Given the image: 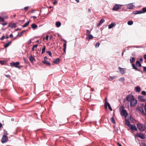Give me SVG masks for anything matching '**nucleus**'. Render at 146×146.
Returning <instances> with one entry per match:
<instances>
[{"mask_svg":"<svg viewBox=\"0 0 146 146\" xmlns=\"http://www.w3.org/2000/svg\"><path fill=\"white\" fill-rule=\"evenodd\" d=\"M137 126L138 129L141 131H143L145 130V126L143 124L138 123L137 124Z\"/></svg>","mask_w":146,"mask_h":146,"instance_id":"nucleus-1","label":"nucleus"},{"mask_svg":"<svg viewBox=\"0 0 146 146\" xmlns=\"http://www.w3.org/2000/svg\"><path fill=\"white\" fill-rule=\"evenodd\" d=\"M126 99L127 100L132 101V100H136L135 99L134 96L132 94H130L127 95Z\"/></svg>","mask_w":146,"mask_h":146,"instance_id":"nucleus-2","label":"nucleus"},{"mask_svg":"<svg viewBox=\"0 0 146 146\" xmlns=\"http://www.w3.org/2000/svg\"><path fill=\"white\" fill-rule=\"evenodd\" d=\"M19 64V62H16L15 63L12 62L10 63V65L11 66H15L16 68L20 69L21 67V66H18Z\"/></svg>","mask_w":146,"mask_h":146,"instance_id":"nucleus-3","label":"nucleus"},{"mask_svg":"<svg viewBox=\"0 0 146 146\" xmlns=\"http://www.w3.org/2000/svg\"><path fill=\"white\" fill-rule=\"evenodd\" d=\"M127 9H132L135 7L133 3H131L126 5Z\"/></svg>","mask_w":146,"mask_h":146,"instance_id":"nucleus-4","label":"nucleus"},{"mask_svg":"<svg viewBox=\"0 0 146 146\" xmlns=\"http://www.w3.org/2000/svg\"><path fill=\"white\" fill-rule=\"evenodd\" d=\"M8 140L7 137L5 135H3L2 138L1 142L2 143H4L7 142Z\"/></svg>","mask_w":146,"mask_h":146,"instance_id":"nucleus-5","label":"nucleus"},{"mask_svg":"<svg viewBox=\"0 0 146 146\" xmlns=\"http://www.w3.org/2000/svg\"><path fill=\"white\" fill-rule=\"evenodd\" d=\"M121 6H122V5L116 4L113 7L112 10L115 11H117L119 9Z\"/></svg>","mask_w":146,"mask_h":146,"instance_id":"nucleus-6","label":"nucleus"},{"mask_svg":"<svg viewBox=\"0 0 146 146\" xmlns=\"http://www.w3.org/2000/svg\"><path fill=\"white\" fill-rule=\"evenodd\" d=\"M120 113L122 116H124L125 117H126L128 114L126 110L124 109H123V110L121 111Z\"/></svg>","mask_w":146,"mask_h":146,"instance_id":"nucleus-7","label":"nucleus"},{"mask_svg":"<svg viewBox=\"0 0 146 146\" xmlns=\"http://www.w3.org/2000/svg\"><path fill=\"white\" fill-rule=\"evenodd\" d=\"M129 128L132 131L137 130V129L136 126L134 124L130 125Z\"/></svg>","mask_w":146,"mask_h":146,"instance_id":"nucleus-8","label":"nucleus"},{"mask_svg":"<svg viewBox=\"0 0 146 146\" xmlns=\"http://www.w3.org/2000/svg\"><path fill=\"white\" fill-rule=\"evenodd\" d=\"M118 69L120 71V73L121 74H123L125 73V70L124 68H122L119 67H118Z\"/></svg>","mask_w":146,"mask_h":146,"instance_id":"nucleus-9","label":"nucleus"},{"mask_svg":"<svg viewBox=\"0 0 146 146\" xmlns=\"http://www.w3.org/2000/svg\"><path fill=\"white\" fill-rule=\"evenodd\" d=\"M132 67H133V68L135 70H137L139 72H141V73H142V71L140 69L138 68L135 66L134 64H132Z\"/></svg>","mask_w":146,"mask_h":146,"instance_id":"nucleus-10","label":"nucleus"},{"mask_svg":"<svg viewBox=\"0 0 146 146\" xmlns=\"http://www.w3.org/2000/svg\"><path fill=\"white\" fill-rule=\"evenodd\" d=\"M130 102V105L131 107L135 106L137 103V101H129Z\"/></svg>","mask_w":146,"mask_h":146,"instance_id":"nucleus-11","label":"nucleus"},{"mask_svg":"<svg viewBox=\"0 0 146 146\" xmlns=\"http://www.w3.org/2000/svg\"><path fill=\"white\" fill-rule=\"evenodd\" d=\"M9 27L11 28H15L16 27V24L15 23H11L9 24Z\"/></svg>","mask_w":146,"mask_h":146,"instance_id":"nucleus-12","label":"nucleus"},{"mask_svg":"<svg viewBox=\"0 0 146 146\" xmlns=\"http://www.w3.org/2000/svg\"><path fill=\"white\" fill-rule=\"evenodd\" d=\"M132 13L134 14H141L143 13V12L140 11H133Z\"/></svg>","mask_w":146,"mask_h":146,"instance_id":"nucleus-13","label":"nucleus"},{"mask_svg":"<svg viewBox=\"0 0 146 146\" xmlns=\"http://www.w3.org/2000/svg\"><path fill=\"white\" fill-rule=\"evenodd\" d=\"M135 90L136 92H139L141 90V89L139 86H137L135 88Z\"/></svg>","mask_w":146,"mask_h":146,"instance_id":"nucleus-14","label":"nucleus"},{"mask_svg":"<svg viewBox=\"0 0 146 146\" xmlns=\"http://www.w3.org/2000/svg\"><path fill=\"white\" fill-rule=\"evenodd\" d=\"M29 59L30 61L32 63H33L35 61V60L34 58L32 56V55H31L29 58Z\"/></svg>","mask_w":146,"mask_h":146,"instance_id":"nucleus-15","label":"nucleus"},{"mask_svg":"<svg viewBox=\"0 0 146 146\" xmlns=\"http://www.w3.org/2000/svg\"><path fill=\"white\" fill-rule=\"evenodd\" d=\"M105 21V20L103 19H102L99 22V23L97 25L98 27H99Z\"/></svg>","mask_w":146,"mask_h":146,"instance_id":"nucleus-16","label":"nucleus"},{"mask_svg":"<svg viewBox=\"0 0 146 146\" xmlns=\"http://www.w3.org/2000/svg\"><path fill=\"white\" fill-rule=\"evenodd\" d=\"M64 41L65 42V43L63 45V47H64V53H66V41L65 40H64Z\"/></svg>","mask_w":146,"mask_h":146,"instance_id":"nucleus-17","label":"nucleus"},{"mask_svg":"<svg viewBox=\"0 0 146 146\" xmlns=\"http://www.w3.org/2000/svg\"><path fill=\"white\" fill-rule=\"evenodd\" d=\"M60 59L59 58H58L54 60L53 61V62L54 63L58 64L59 63Z\"/></svg>","mask_w":146,"mask_h":146,"instance_id":"nucleus-18","label":"nucleus"},{"mask_svg":"<svg viewBox=\"0 0 146 146\" xmlns=\"http://www.w3.org/2000/svg\"><path fill=\"white\" fill-rule=\"evenodd\" d=\"M25 31V30H23V31L21 32L20 33L18 34L17 35V37H20L21 36H22L23 35V33H24Z\"/></svg>","mask_w":146,"mask_h":146,"instance_id":"nucleus-19","label":"nucleus"},{"mask_svg":"<svg viewBox=\"0 0 146 146\" xmlns=\"http://www.w3.org/2000/svg\"><path fill=\"white\" fill-rule=\"evenodd\" d=\"M135 59L134 57H131L130 58V62L131 63L133 64V63L135 61Z\"/></svg>","mask_w":146,"mask_h":146,"instance_id":"nucleus-20","label":"nucleus"},{"mask_svg":"<svg viewBox=\"0 0 146 146\" xmlns=\"http://www.w3.org/2000/svg\"><path fill=\"white\" fill-rule=\"evenodd\" d=\"M12 42L11 41H10V42L8 43H6L4 44V46L5 48L7 47L8 46H9L10 44Z\"/></svg>","mask_w":146,"mask_h":146,"instance_id":"nucleus-21","label":"nucleus"},{"mask_svg":"<svg viewBox=\"0 0 146 146\" xmlns=\"http://www.w3.org/2000/svg\"><path fill=\"white\" fill-rule=\"evenodd\" d=\"M136 65L139 67H141V65L140 62L138 61H137L136 62Z\"/></svg>","mask_w":146,"mask_h":146,"instance_id":"nucleus-22","label":"nucleus"},{"mask_svg":"<svg viewBox=\"0 0 146 146\" xmlns=\"http://www.w3.org/2000/svg\"><path fill=\"white\" fill-rule=\"evenodd\" d=\"M138 99L139 100L143 101L145 100L144 99V97L143 96H139L138 97Z\"/></svg>","mask_w":146,"mask_h":146,"instance_id":"nucleus-23","label":"nucleus"},{"mask_svg":"<svg viewBox=\"0 0 146 146\" xmlns=\"http://www.w3.org/2000/svg\"><path fill=\"white\" fill-rule=\"evenodd\" d=\"M115 25V24L114 23H111L108 26V28L110 29L113 27Z\"/></svg>","mask_w":146,"mask_h":146,"instance_id":"nucleus-24","label":"nucleus"},{"mask_svg":"<svg viewBox=\"0 0 146 146\" xmlns=\"http://www.w3.org/2000/svg\"><path fill=\"white\" fill-rule=\"evenodd\" d=\"M31 27L33 29H36L37 27V26L35 24H33L31 25Z\"/></svg>","mask_w":146,"mask_h":146,"instance_id":"nucleus-25","label":"nucleus"},{"mask_svg":"<svg viewBox=\"0 0 146 146\" xmlns=\"http://www.w3.org/2000/svg\"><path fill=\"white\" fill-rule=\"evenodd\" d=\"M42 62L44 64L47 65L48 66H50L51 65L50 63L49 62L46 60L43 61Z\"/></svg>","mask_w":146,"mask_h":146,"instance_id":"nucleus-26","label":"nucleus"},{"mask_svg":"<svg viewBox=\"0 0 146 146\" xmlns=\"http://www.w3.org/2000/svg\"><path fill=\"white\" fill-rule=\"evenodd\" d=\"M46 48V46L45 45L43 46V47L42 49V54H43L45 52V50Z\"/></svg>","mask_w":146,"mask_h":146,"instance_id":"nucleus-27","label":"nucleus"},{"mask_svg":"<svg viewBox=\"0 0 146 146\" xmlns=\"http://www.w3.org/2000/svg\"><path fill=\"white\" fill-rule=\"evenodd\" d=\"M1 15L2 17H3L4 18H7L8 17L7 15H6V13H1Z\"/></svg>","mask_w":146,"mask_h":146,"instance_id":"nucleus-28","label":"nucleus"},{"mask_svg":"<svg viewBox=\"0 0 146 146\" xmlns=\"http://www.w3.org/2000/svg\"><path fill=\"white\" fill-rule=\"evenodd\" d=\"M61 23L60 22H57L56 23V27H58L61 25Z\"/></svg>","mask_w":146,"mask_h":146,"instance_id":"nucleus-29","label":"nucleus"},{"mask_svg":"<svg viewBox=\"0 0 146 146\" xmlns=\"http://www.w3.org/2000/svg\"><path fill=\"white\" fill-rule=\"evenodd\" d=\"M125 124L127 126H129V127L130 126V122L128 120H127V119H125Z\"/></svg>","mask_w":146,"mask_h":146,"instance_id":"nucleus-30","label":"nucleus"},{"mask_svg":"<svg viewBox=\"0 0 146 146\" xmlns=\"http://www.w3.org/2000/svg\"><path fill=\"white\" fill-rule=\"evenodd\" d=\"M29 22H30L29 21H28L23 26V27L24 28L26 27L29 24Z\"/></svg>","mask_w":146,"mask_h":146,"instance_id":"nucleus-31","label":"nucleus"},{"mask_svg":"<svg viewBox=\"0 0 146 146\" xmlns=\"http://www.w3.org/2000/svg\"><path fill=\"white\" fill-rule=\"evenodd\" d=\"M88 36L86 37V38H88L89 39H91L93 38V36L91 35H88Z\"/></svg>","mask_w":146,"mask_h":146,"instance_id":"nucleus-32","label":"nucleus"},{"mask_svg":"<svg viewBox=\"0 0 146 146\" xmlns=\"http://www.w3.org/2000/svg\"><path fill=\"white\" fill-rule=\"evenodd\" d=\"M133 23V22L132 21H129L127 22V24L129 25H131Z\"/></svg>","mask_w":146,"mask_h":146,"instance_id":"nucleus-33","label":"nucleus"},{"mask_svg":"<svg viewBox=\"0 0 146 146\" xmlns=\"http://www.w3.org/2000/svg\"><path fill=\"white\" fill-rule=\"evenodd\" d=\"M119 81L121 82H123L125 81V78L124 77L121 78L119 79Z\"/></svg>","mask_w":146,"mask_h":146,"instance_id":"nucleus-34","label":"nucleus"},{"mask_svg":"<svg viewBox=\"0 0 146 146\" xmlns=\"http://www.w3.org/2000/svg\"><path fill=\"white\" fill-rule=\"evenodd\" d=\"M105 107L107 109V107L108 106V104H109V103L107 102V101H105Z\"/></svg>","mask_w":146,"mask_h":146,"instance_id":"nucleus-35","label":"nucleus"},{"mask_svg":"<svg viewBox=\"0 0 146 146\" xmlns=\"http://www.w3.org/2000/svg\"><path fill=\"white\" fill-rule=\"evenodd\" d=\"M111 122H112L113 123V124H114L115 123V121L113 117H111Z\"/></svg>","mask_w":146,"mask_h":146,"instance_id":"nucleus-36","label":"nucleus"},{"mask_svg":"<svg viewBox=\"0 0 146 146\" xmlns=\"http://www.w3.org/2000/svg\"><path fill=\"white\" fill-rule=\"evenodd\" d=\"M116 78V76H110L109 78V80H112L115 79Z\"/></svg>","mask_w":146,"mask_h":146,"instance_id":"nucleus-37","label":"nucleus"},{"mask_svg":"<svg viewBox=\"0 0 146 146\" xmlns=\"http://www.w3.org/2000/svg\"><path fill=\"white\" fill-rule=\"evenodd\" d=\"M142 12H143V13L146 12V7H144L143 8H142Z\"/></svg>","mask_w":146,"mask_h":146,"instance_id":"nucleus-38","label":"nucleus"},{"mask_svg":"<svg viewBox=\"0 0 146 146\" xmlns=\"http://www.w3.org/2000/svg\"><path fill=\"white\" fill-rule=\"evenodd\" d=\"M138 109H139L141 111V113H144L143 110V108L142 107H139V108H138Z\"/></svg>","mask_w":146,"mask_h":146,"instance_id":"nucleus-39","label":"nucleus"},{"mask_svg":"<svg viewBox=\"0 0 146 146\" xmlns=\"http://www.w3.org/2000/svg\"><path fill=\"white\" fill-rule=\"evenodd\" d=\"M6 63L5 61L1 60L0 61V63L2 64L3 65Z\"/></svg>","mask_w":146,"mask_h":146,"instance_id":"nucleus-40","label":"nucleus"},{"mask_svg":"<svg viewBox=\"0 0 146 146\" xmlns=\"http://www.w3.org/2000/svg\"><path fill=\"white\" fill-rule=\"evenodd\" d=\"M46 53L50 56H52V54L50 51H47Z\"/></svg>","mask_w":146,"mask_h":146,"instance_id":"nucleus-41","label":"nucleus"},{"mask_svg":"<svg viewBox=\"0 0 146 146\" xmlns=\"http://www.w3.org/2000/svg\"><path fill=\"white\" fill-rule=\"evenodd\" d=\"M4 21V20L3 18L1 17H0V22H3Z\"/></svg>","mask_w":146,"mask_h":146,"instance_id":"nucleus-42","label":"nucleus"},{"mask_svg":"<svg viewBox=\"0 0 146 146\" xmlns=\"http://www.w3.org/2000/svg\"><path fill=\"white\" fill-rule=\"evenodd\" d=\"M100 44L99 42H96V46H95L96 47H97V48L99 46Z\"/></svg>","mask_w":146,"mask_h":146,"instance_id":"nucleus-43","label":"nucleus"},{"mask_svg":"<svg viewBox=\"0 0 146 146\" xmlns=\"http://www.w3.org/2000/svg\"><path fill=\"white\" fill-rule=\"evenodd\" d=\"M108 106L109 109L111 111H112V109L110 106V104H108Z\"/></svg>","mask_w":146,"mask_h":146,"instance_id":"nucleus-44","label":"nucleus"},{"mask_svg":"<svg viewBox=\"0 0 146 146\" xmlns=\"http://www.w3.org/2000/svg\"><path fill=\"white\" fill-rule=\"evenodd\" d=\"M140 138H141L142 139H144L145 138V137L143 135L141 134V136H140Z\"/></svg>","mask_w":146,"mask_h":146,"instance_id":"nucleus-45","label":"nucleus"},{"mask_svg":"<svg viewBox=\"0 0 146 146\" xmlns=\"http://www.w3.org/2000/svg\"><path fill=\"white\" fill-rule=\"evenodd\" d=\"M141 94L144 95H146V92L145 91H143L141 92Z\"/></svg>","mask_w":146,"mask_h":146,"instance_id":"nucleus-46","label":"nucleus"},{"mask_svg":"<svg viewBox=\"0 0 146 146\" xmlns=\"http://www.w3.org/2000/svg\"><path fill=\"white\" fill-rule=\"evenodd\" d=\"M90 32L89 31V30H86V35H89L90 33Z\"/></svg>","mask_w":146,"mask_h":146,"instance_id":"nucleus-47","label":"nucleus"},{"mask_svg":"<svg viewBox=\"0 0 146 146\" xmlns=\"http://www.w3.org/2000/svg\"><path fill=\"white\" fill-rule=\"evenodd\" d=\"M141 134H140L138 133H137V134H136V136L137 137H140V136H141Z\"/></svg>","mask_w":146,"mask_h":146,"instance_id":"nucleus-48","label":"nucleus"},{"mask_svg":"<svg viewBox=\"0 0 146 146\" xmlns=\"http://www.w3.org/2000/svg\"><path fill=\"white\" fill-rule=\"evenodd\" d=\"M4 135H5L6 136V135H7L8 134L7 131H4Z\"/></svg>","mask_w":146,"mask_h":146,"instance_id":"nucleus-49","label":"nucleus"},{"mask_svg":"<svg viewBox=\"0 0 146 146\" xmlns=\"http://www.w3.org/2000/svg\"><path fill=\"white\" fill-rule=\"evenodd\" d=\"M5 36H3L1 38L0 40H3L5 38Z\"/></svg>","mask_w":146,"mask_h":146,"instance_id":"nucleus-50","label":"nucleus"},{"mask_svg":"<svg viewBox=\"0 0 146 146\" xmlns=\"http://www.w3.org/2000/svg\"><path fill=\"white\" fill-rule=\"evenodd\" d=\"M1 24L3 25H7V23H2Z\"/></svg>","mask_w":146,"mask_h":146,"instance_id":"nucleus-51","label":"nucleus"},{"mask_svg":"<svg viewBox=\"0 0 146 146\" xmlns=\"http://www.w3.org/2000/svg\"><path fill=\"white\" fill-rule=\"evenodd\" d=\"M143 69L144 71L146 72V67L144 66L143 67Z\"/></svg>","mask_w":146,"mask_h":146,"instance_id":"nucleus-52","label":"nucleus"},{"mask_svg":"<svg viewBox=\"0 0 146 146\" xmlns=\"http://www.w3.org/2000/svg\"><path fill=\"white\" fill-rule=\"evenodd\" d=\"M49 36L48 35H47L46 36V40H48V39Z\"/></svg>","mask_w":146,"mask_h":146,"instance_id":"nucleus-53","label":"nucleus"},{"mask_svg":"<svg viewBox=\"0 0 146 146\" xmlns=\"http://www.w3.org/2000/svg\"><path fill=\"white\" fill-rule=\"evenodd\" d=\"M38 46V45H37L35 44V45H33V46L34 48L35 47V48H36Z\"/></svg>","mask_w":146,"mask_h":146,"instance_id":"nucleus-54","label":"nucleus"},{"mask_svg":"<svg viewBox=\"0 0 146 146\" xmlns=\"http://www.w3.org/2000/svg\"><path fill=\"white\" fill-rule=\"evenodd\" d=\"M28 7H25V8H24V10H27L28 9Z\"/></svg>","mask_w":146,"mask_h":146,"instance_id":"nucleus-55","label":"nucleus"},{"mask_svg":"<svg viewBox=\"0 0 146 146\" xmlns=\"http://www.w3.org/2000/svg\"><path fill=\"white\" fill-rule=\"evenodd\" d=\"M57 3V1H56V0H55L53 3V4H54V5H55V4Z\"/></svg>","mask_w":146,"mask_h":146,"instance_id":"nucleus-56","label":"nucleus"},{"mask_svg":"<svg viewBox=\"0 0 146 146\" xmlns=\"http://www.w3.org/2000/svg\"><path fill=\"white\" fill-rule=\"evenodd\" d=\"M143 58H140L139 60V61L141 62H142V61H143Z\"/></svg>","mask_w":146,"mask_h":146,"instance_id":"nucleus-57","label":"nucleus"},{"mask_svg":"<svg viewBox=\"0 0 146 146\" xmlns=\"http://www.w3.org/2000/svg\"><path fill=\"white\" fill-rule=\"evenodd\" d=\"M47 59H48V58H47V57L46 56H45L44 57V59L45 60H47Z\"/></svg>","mask_w":146,"mask_h":146,"instance_id":"nucleus-58","label":"nucleus"},{"mask_svg":"<svg viewBox=\"0 0 146 146\" xmlns=\"http://www.w3.org/2000/svg\"><path fill=\"white\" fill-rule=\"evenodd\" d=\"M144 58L145 60H146V54H145L144 55Z\"/></svg>","mask_w":146,"mask_h":146,"instance_id":"nucleus-59","label":"nucleus"},{"mask_svg":"<svg viewBox=\"0 0 146 146\" xmlns=\"http://www.w3.org/2000/svg\"><path fill=\"white\" fill-rule=\"evenodd\" d=\"M32 17L34 19H35L36 18V17L35 16H33Z\"/></svg>","mask_w":146,"mask_h":146,"instance_id":"nucleus-60","label":"nucleus"},{"mask_svg":"<svg viewBox=\"0 0 146 146\" xmlns=\"http://www.w3.org/2000/svg\"><path fill=\"white\" fill-rule=\"evenodd\" d=\"M13 37V35L12 34H11L10 35V37Z\"/></svg>","mask_w":146,"mask_h":146,"instance_id":"nucleus-61","label":"nucleus"},{"mask_svg":"<svg viewBox=\"0 0 146 146\" xmlns=\"http://www.w3.org/2000/svg\"><path fill=\"white\" fill-rule=\"evenodd\" d=\"M31 42V40L28 42V44H29Z\"/></svg>","mask_w":146,"mask_h":146,"instance_id":"nucleus-62","label":"nucleus"},{"mask_svg":"<svg viewBox=\"0 0 146 146\" xmlns=\"http://www.w3.org/2000/svg\"><path fill=\"white\" fill-rule=\"evenodd\" d=\"M117 144H118V146H122L119 143H118Z\"/></svg>","mask_w":146,"mask_h":146,"instance_id":"nucleus-63","label":"nucleus"},{"mask_svg":"<svg viewBox=\"0 0 146 146\" xmlns=\"http://www.w3.org/2000/svg\"><path fill=\"white\" fill-rule=\"evenodd\" d=\"M34 48H35L33 46V48H32V50L33 51L34 50Z\"/></svg>","mask_w":146,"mask_h":146,"instance_id":"nucleus-64","label":"nucleus"}]
</instances>
